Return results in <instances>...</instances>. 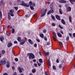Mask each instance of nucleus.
<instances>
[{"label": "nucleus", "instance_id": "f257e3e1", "mask_svg": "<svg viewBox=\"0 0 75 75\" xmlns=\"http://www.w3.org/2000/svg\"><path fill=\"white\" fill-rule=\"evenodd\" d=\"M50 8L51 10H50L47 13V15H49L50 14H51V13H54V11L53 10V4L52 3L50 5Z\"/></svg>", "mask_w": 75, "mask_h": 75}, {"label": "nucleus", "instance_id": "f03ea898", "mask_svg": "<svg viewBox=\"0 0 75 75\" xmlns=\"http://www.w3.org/2000/svg\"><path fill=\"white\" fill-rule=\"evenodd\" d=\"M47 11V9H45V10L44 11V8H42L41 11V17H44V16H45V13L46 11Z\"/></svg>", "mask_w": 75, "mask_h": 75}, {"label": "nucleus", "instance_id": "7ed1b4c3", "mask_svg": "<svg viewBox=\"0 0 75 75\" xmlns=\"http://www.w3.org/2000/svg\"><path fill=\"white\" fill-rule=\"evenodd\" d=\"M28 55H29V59H34L35 58V56L32 53H30V54H27Z\"/></svg>", "mask_w": 75, "mask_h": 75}, {"label": "nucleus", "instance_id": "20e7f679", "mask_svg": "<svg viewBox=\"0 0 75 75\" xmlns=\"http://www.w3.org/2000/svg\"><path fill=\"white\" fill-rule=\"evenodd\" d=\"M20 5L21 6H23L27 7H28L30 6L28 5V4H27L26 3H25L23 1H22V4H20Z\"/></svg>", "mask_w": 75, "mask_h": 75}, {"label": "nucleus", "instance_id": "39448f33", "mask_svg": "<svg viewBox=\"0 0 75 75\" xmlns=\"http://www.w3.org/2000/svg\"><path fill=\"white\" fill-rule=\"evenodd\" d=\"M29 6H35V4L34 3H32L31 1H30L29 3Z\"/></svg>", "mask_w": 75, "mask_h": 75}, {"label": "nucleus", "instance_id": "423d86ee", "mask_svg": "<svg viewBox=\"0 0 75 75\" xmlns=\"http://www.w3.org/2000/svg\"><path fill=\"white\" fill-rule=\"evenodd\" d=\"M6 60H4V61L3 60H1V61L0 63L2 65H4L6 64Z\"/></svg>", "mask_w": 75, "mask_h": 75}, {"label": "nucleus", "instance_id": "0eeeda50", "mask_svg": "<svg viewBox=\"0 0 75 75\" xmlns=\"http://www.w3.org/2000/svg\"><path fill=\"white\" fill-rule=\"evenodd\" d=\"M66 10L67 12L71 11V8L69 6L67 8Z\"/></svg>", "mask_w": 75, "mask_h": 75}, {"label": "nucleus", "instance_id": "6e6552de", "mask_svg": "<svg viewBox=\"0 0 75 75\" xmlns=\"http://www.w3.org/2000/svg\"><path fill=\"white\" fill-rule=\"evenodd\" d=\"M59 2L60 3H67V1L65 0H61L59 1Z\"/></svg>", "mask_w": 75, "mask_h": 75}, {"label": "nucleus", "instance_id": "1a4fd4ad", "mask_svg": "<svg viewBox=\"0 0 75 75\" xmlns=\"http://www.w3.org/2000/svg\"><path fill=\"white\" fill-rule=\"evenodd\" d=\"M25 42L24 40L23 39L21 40V41L20 45H24Z\"/></svg>", "mask_w": 75, "mask_h": 75}, {"label": "nucleus", "instance_id": "9d476101", "mask_svg": "<svg viewBox=\"0 0 75 75\" xmlns=\"http://www.w3.org/2000/svg\"><path fill=\"white\" fill-rule=\"evenodd\" d=\"M9 12L10 13L11 16L12 17H13V16H14V13H13V11L11 10H10L9 11Z\"/></svg>", "mask_w": 75, "mask_h": 75}, {"label": "nucleus", "instance_id": "9b49d317", "mask_svg": "<svg viewBox=\"0 0 75 75\" xmlns=\"http://www.w3.org/2000/svg\"><path fill=\"white\" fill-rule=\"evenodd\" d=\"M10 63L8 61L7 62V63L6 64V67L7 68H10Z\"/></svg>", "mask_w": 75, "mask_h": 75}, {"label": "nucleus", "instance_id": "f8f14e48", "mask_svg": "<svg viewBox=\"0 0 75 75\" xmlns=\"http://www.w3.org/2000/svg\"><path fill=\"white\" fill-rule=\"evenodd\" d=\"M55 17L57 20H61V19L60 18V16H59V15H55Z\"/></svg>", "mask_w": 75, "mask_h": 75}, {"label": "nucleus", "instance_id": "ddd939ff", "mask_svg": "<svg viewBox=\"0 0 75 75\" xmlns=\"http://www.w3.org/2000/svg\"><path fill=\"white\" fill-rule=\"evenodd\" d=\"M4 36H2L1 37H0V40L1 42H3V40H4Z\"/></svg>", "mask_w": 75, "mask_h": 75}, {"label": "nucleus", "instance_id": "4468645a", "mask_svg": "<svg viewBox=\"0 0 75 75\" xmlns=\"http://www.w3.org/2000/svg\"><path fill=\"white\" fill-rule=\"evenodd\" d=\"M28 41L30 44H31V45H33V42L32 41V40H31V39H28Z\"/></svg>", "mask_w": 75, "mask_h": 75}, {"label": "nucleus", "instance_id": "2eb2a0df", "mask_svg": "<svg viewBox=\"0 0 75 75\" xmlns=\"http://www.w3.org/2000/svg\"><path fill=\"white\" fill-rule=\"evenodd\" d=\"M0 6H4V3H3V0H2L1 2H0Z\"/></svg>", "mask_w": 75, "mask_h": 75}, {"label": "nucleus", "instance_id": "dca6fc26", "mask_svg": "<svg viewBox=\"0 0 75 75\" xmlns=\"http://www.w3.org/2000/svg\"><path fill=\"white\" fill-rule=\"evenodd\" d=\"M70 2L72 4H74V2H75V0H69Z\"/></svg>", "mask_w": 75, "mask_h": 75}, {"label": "nucleus", "instance_id": "f3484780", "mask_svg": "<svg viewBox=\"0 0 75 75\" xmlns=\"http://www.w3.org/2000/svg\"><path fill=\"white\" fill-rule=\"evenodd\" d=\"M12 45H13V44L11 43H9L8 44L7 46L8 47H11V46H12Z\"/></svg>", "mask_w": 75, "mask_h": 75}, {"label": "nucleus", "instance_id": "a211bd4d", "mask_svg": "<svg viewBox=\"0 0 75 75\" xmlns=\"http://www.w3.org/2000/svg\"><path fill=\"white\" fill-rule=\"evenodd\" d=\"M61 21L63 24H65V21L63 19L61 20Z\"/></svg>", "mask_w": 75, "mask_h": 75}, {"label": "nucleus", "instance_id": "6ab92c4d", "mask_svg": "<svg viewBox=\"0 0 75 75\" xmlns=\"http://www.w3.org/2000/svg\"><path fill=\"white\" fill-rule=\"evenodd\" d=\"M57 35L58 37H62V35H61V34L57 33Z\"/></svg>", "mask_w": 75, "mask_h": 75}, {"label": "nucleus", "instance_id": "aec40b11", "mask_svg": "<svg viewBox=\"0 0 75 75\" xmlns=\"http://www.w3.org/2000/svg\"><path fill=\"white\" fill-rule=\"evenodd\" d=\"M59 45L61 47H62L63 46V44L62 42H59Z\"/></svg>", "mask_w": 75, "mask_h": 75}, {"label": "nucleus", "instance_id": "412c9836", "mask_svg": "<svg viewBox=\"0 0 75 75\" xmlns=\"http://www.w3.org/2000/svg\"><path fill=\"white\" fill-rule=\"evenodd\" d=\"M17 40L19 42H20V41H21V38H20V37H19L18 38Z\"/></svg>", "mask_w": 75, "mask_h": 75}, {"label": "nucleus", "instance_id": "4be33fe9", "mask_svg": "<svg viewBox=\"0 0 75 75\" xmlns=\"http://www.w3.org/2000/svg\"><path fill=\"white\" fill-rule=\"evenodd\" d=\"M8 18L9 19V20H11V16L10 15H9V13H8Z\"/></svg>", "mask_w": 75, "mask_h": 75}, {"label": "nucleus", "instance_id": "5701e85b", "mask_svg": "<svg viewBox=\"0 0 75 75\" xmlns=\"http://www.w3.org/2000/svg\"><path fill=\"white\" fill-rule=\"evenodd\" d=\"M51 18L52 19H53V20L54 21H55V17L53 16V15H52L51 16Z\"/></svg>", "mask_w": 75, "mask_h": 75}, {"label": "nucleus", "instance_id": "b1692460", "mask_svg": "<svg viewBox=\"0 0 75 75\" xmlns=\"http://www.w3.org/2000/svg\"><path fill=\"white\" fill-rule=\"evenodd\" d=\"M33 73H35L36 72V69H33L32 70Z\"/></svg>", "mask_w": 75, "mask_h": 75}, {"label": "nucleus", "instance_id": "393cba45", "mask_svg": "<svg viewBox=\"0 0 75 75\" xmlns=\"http://www.w3.org/2000/svg\"><path fill=\"white\" fill-rule=\"evenodd\" d=\"M59 13L61 14H62V9L60 8L59 9Z\"/></svg>", "mask_w": 75, "mask_h": 75}, {"label": "nucleus", "instance_id": "a878e982", "mask_svg": "<svg viewBox=\"0 0 75 75\" xmlns=\"http://www.w3.org/2000/svg\"><path fill=\"white\" fill-rule=\"evenodd\" d=\"M53 34L54 35V36L56 38H57V35H56V34L55 33V32H53Z\"/></svg>", "mask_w": 75, "mask_h": 75}, {"label": "nucleus", "instance_id": "bb28decb", "mask_svg": "<svg viewBox=\"0 0 75 75\" xmlns=\"http://www.w3.org/2000/svg\"><path fill=\"white\" fill-rule=\"evenodd\" d=\"M1 52L2 53V54H4L6 53V52L5 51V50H2L1 51Z\"/></svg>", "mask_w": 75, "mask_h": 75}, {"label": "nucleus", "instance_id": "cd10ccee", "mask_svg": "<svg viewBox=\"0 0 75 75\" xmlns=\"http://www.w3.org/2000/svg\"><path fill=\"white\" fill-rule=\"evenodd\" d=\"M40 36L41 38H44V34H40Z\"/></svg>", "mask_w": 75, "mask_h": 75}, {"label": "nucleus", "instance_id": "c85d7f7f", "mask_svg": "<svg viewBox=\"0 0 75 75\" xmlns=\"http://www.w3.org/2000/svg\"><path fill=\"white\" fill-rule=\"evenodd\" d=\"M48 65L49 67H51V63L49 61H48Z\"/></svg>", "mask_w": 75, "mask_h": 75}, {"label": "nucleus", "instance_id": "c756f323", "mask_svg": "<svg viewBox=\"0 0 75 75\" xmlns=\"http://www.w3.org/2000/svg\"><path fill=\"white\" fill-rule=\"evenodd\" d=\"M39 61L40 63H42V60L41 59H39Z\"/></svg>", "mask_w": 75, "mask_h": 75}, {"label": "nucleus", "instance_id": "7c9ffc66", "mask_svg": "<svg viewBox=\"0 0 75 75\" xmlns=\"http://www.w3.org/2000/svg\"><path fill=\"white\" fill-rule=\"evenodd\" d=\"M15 32V30H14V29L13 28L12 30V34H14Z\"/></svg>", "mask_w": 75, "mask_h": 75}, {"label": "nucleus", "instance_id": "2f4dec72", "mask_svg": "<svg viewBox=\"0 0 75 75\" xmlns=\"http://www.w3.org/2000/svg\"><path fill=\"white\" fill-rule=\"evenodd\" d=\"M49 52H47V53H46V52H45V55H49Z\"/></svg>", "mask_w": 75, "mask_h": 75}, {"label": "nucleus", "instance_id": "473e14b6", "mask_svg": "<svg viewBox=\"0 0 75 75\" xmlns=\"http://www.w3.org/2000/svg\"><path fill=\"white\" fill-rule=\"evenodd\" d=\"M43 33H47V30H46V29H44V30H43Z\"/></svg>", "mask_w": 75, "mask_h": 75}, {"label": "nucleus", "instance_id": "72a5a7b5", "mask_svg": "<svg viewBox=\"0 0 75 75\" xmlns=\"http://www.w3.org/2000/svg\"><path fill=\"white\" fill-rule=\"evenodd\" d=\"M0 18H2V13L1 12V11L0 12Z\"/></svg>", "mask_w": 75, "mask_h": 75}, {"label": "nucleus", "instance_id": "f704fd0d", "mask_svg": "<svg viewBox=\"0 0 75 75\" xmlns=\"http://www.w3.org/2000/svg\"><path fill=\"white\" fill-rule=\"evenodd\" d=\"M14 8L15 9V10L16 11H17V10H18V7L15 6L14 7Z\"/></svg>", "mask_w": 75, "mask_h": 75}, {"label": "nucleus", "instance_id": "c9c22d12", "mask_svg": "<svg viewBox=\"0 0 75 75\" xmlns=\"http://www.w3.org/2000/svg\"><path fill=\"white\" fill-rule=\"evenodd\" d=\"M30 9H31V10H33L34 9V7L32 6H30Z\"/></svg>", "mask_w": 75, "mask_h": 75}, {"label": "nucleus", "instance_id": "e433bc0d", "mask_svg": "<svg viewBox=\"0 0 75 75\" xmlns=\"http://www.w3.org/2000/svg\"><path fill=\"white\" fill-rule=\"evenodd\" d=\"M69 40V36H68L67 37L66 41H68Z\"/></svg>", "mask_w": 75, "mask_h": 75}, {"label": "nucleus", "instance_id": "4c0bfd02", "mask_svg": "<svg viewBox=\"0 0 75 75\" xmlns=\"http://www.w3.org/2000/svg\"><path fill=\"white\" fill-rule=\"evenodd\" d=\"M22 69H23V68H21V67H18V69L19 71H20V70H22Z\"/></svg>", "mask_w": 75, "mask_h": 75}, {"label": "nucleus", "instance_id": "58836bf2", "mask_svg": "<svg viewBox=\"0 0 75 75\" xmlns=\"http://www.w3.org/2000/svg\"><path fill=\"white\" fill-rule=\"evenodd\" d=\"M58 26L59 27V28H61V29H63V28H64L63 27L61 26V25H59Z\"/></svg>", "mask_w": 75, "mask_h": 75}, {"label": "nucleus", "instance_id": "ea45409f", "mask_svg": "<svg viewBox=\"0 0 75 75\" xmlns=\"http://www.w3.org/2000/svg\"><path fill=\"white\" fill-rule=\"evenodd\" d=\"M69 22H71V16H69Z\"/></svg>", "mask_w": 75, "mask_h": 75}, {"label": "nucleus", "instance_id": "a19ab883", "mask_svg": "<svg viewBox=\"0 0 75 75\" xmlns=\"http://www.w3.org/2000/svg\"><path fill=\"white\" fill-rule=\"evenodd\" d=\"M17 3H21V0H17Z\"/></svg>", "mask_w": 75, "mask_h": 75}, {"label": "nucleus", "instance_id": "79ce46f5", "mask_svg": "<svg viewBox=\"0 0 75 75\" xmlns=\"http://www.w3.org/2000/svg\"><path fill=\"white\" fill-rule=\"evenodd\" d=\"M37 62V64H38V66L39 67H40V66H41V64L39 63V62Z\"/></svg>", "mask_w": 75, "mask_h": 75}, {"label": "nucleus", "instance_id": "37998d69", "mask_svg": "<svg viewBox=\"0 0 75 75\" xmlns=\"http://www.w3.org/2000/svg\"><path fill=\"white\" fill-rule=\"evenodd\" d=\"M59 68H62V64H60L59 65Z\"/></svg>", "mask_w": 75, "mask_h": 75}, {"label": "nucleus", "instance_id": "c03bdc74", "mask_svg": "<svg viewBox=\"0 0 75 75\" xmlns=\"http://www.w3.org/2000/svg\"><path fill=\"white\" fill-rule=\"evenodd\" d=\"M53 38L54 40L55 41H57V39H56L55 38V37H53Z\"/></svg>", "mask_w": 75, "mask_h": 75}, {"label": "nucleus", "instance_id": "a18cd8bd", "mask_svg": "<svg viewBox=\"0 0 75 75\" xmlns=\"http://www.w3.org/2000/svg\"><path fill=\"white\" fill-rule=\"evenodd\" d=\"M15 60L16 62H17V61H18V58H16L15 59Z\"/></svg>", "mask_w": 75, "mask_h": 75}, {"label": "nucleus", "instance_id": "49530a36", "mask_svg": "<svg viewBox=\"0 0 75 75\" xmlns=\"http://www.w3.org/2000/svg\"><path fill=\"white\" fill-rule=\"evenodd\" d=\"M37 45L36 43H35L34 45V47H37Z\"/></svg>", "mask_w": 75, "mask_h": 75}, {"label": "nucleus", "instance_id": "de8ad7c7", "mask_svg": "<svg viewBox=\"0 0 75 75\" xmlns=\"http://www.w3.org/2000/svg\"><path fill=\"white\" fill-rule=\"evenodd\" d=\"M53 69H55V70H56V68H55V67L54 66L53 67Z\"/></svg>", "mask_w": 75, "mask_h": 75}, {"label": "nucleus", "instance_id": "09e8293b", "mask_svg": "<svg viewBox=\"0 0 75 75\" xmlns=\"http://www.w3.org/2000/svg\"><path fill=\"white\" fill-rule=\"evenodd\" d=\"M36 40L38 42H40V39H37Z\"/></svg>", "mask_w": 75, "mask_h": 75}, {"label": "nucleus", "instance_id": "8fccbe9b", "mask_svg": "<svg viewBox=\"0 0 75 75\" xmlns=\"http://www.w3.org/2000/svg\"><path fill=\"white\" fill-rule=\"evenodd\" d=\"M44 39L45 41H47V37H45L44 38Z\"/></svg>", "mask_w": 75, "mask_h": 75}, {"label": "nucleus", "instance_id": "3c124183", "mask_svg": "<svg viewBox=\"0 0 75 75\" xmlns=\"http://www.w3.org/2000/svg\"><path fill=\"white\" fill-rule=\"evenodd\" d=\"M37 13H35L34 15V17L35 18V17H37Z\"/></svg>", "mask_w": 75, "mask_h": 75}, {"label": "nucleus", "instance_id": "603ef678", "mask_svg": "<svg viewBox=\"0 0 75 75\" xmlns=\"http://www.w3.org/2000/svg\"><path fill=\"white\" fill-rule=\"evenodd\" d=\"M12 69H14L15 68V67H14V66H13L12 67Z\"/></svg>", "mask_w": 75, "mask_h": 75}, {"label": "nucleus", "instance_id": "864d4df0", "mask_svg": "<svg viewBox=\"0 0 75 75\" xmlns=\"http://www.w3.org/2000/svg\"><path fill=\"white\" fill-rule=\"evenodd\" d=\"M13 74L14 75H17V73H16V72H14Z\"/></svg>", "mask_w": 75, "mask_h": 75}, {"label": "nucleus", "instance_id": "5fc2aeb1", "mask_svg": "<svg viewBox=\"0 0 75 75\" xmlns=\"http://www.w3.org/2000/svg\"><path fill=\"white\" fill-rule=\"evenodd\" d=\"M24 39H25L24 41H25V42L26 41H27V38L25 37L24 38Z\"/></svg>", "mask_w": 75, "mask_h": 75}, {"label": "nucleus", "instance_id": "6e6d98bb", "mask_svg": "<svg viewBox=\"0 0 75 75\" xmlns=\"http://www.w3.org/2000/svg\"><path fill=\"white\" fill-rule=\"evenodd\" d=\"M50 43L49 42H47V45H50Z\"/></svg>", "mask_w": 75, "mask_h": 75}, {"label": "nucleus", "instance_id": "4d7b16f0", "mask_svg": "<svg viewBox=\"0 0 75 75\" xmlns=\"http://www.w3.org/2000/svg\"><path fill=\"white\" fill-rule=\"evenodd\" d=\"M52 26H55V24L54 23H53L52 24Z\"/></svg>", "mask_w": 75, "mask_h": 75}, {"label": "nucleus", "instance_id": "13d9d810", "mask_svg": "<svg viewBox=\"0 0 75 75\" xmlns=\"http://www.w3.org/2000/svg\"><path fill=\"white\" fill-rule=\"evenodd\" d=\"M34 65L35 67H37V64H36L35 63H34Z\"/></svg>", "mask_w": 75, "mask_h": 75}, {"label": "nucleus", "instance_id": "bf43d9fd", "mask_svg": "<svg viewBox=\"0 0 75 75\" xmlns=\"http://www.w3.org/2000/svg\"><path fill=\"white\" fill-rule=\"evenodd\" d=\"M69 36L70 37H72V34H71V33H70L69 34Z\"/></svg>", "mask_w": 75, "mask_h": 75}, {"label": "nucleus", "instance_id": "052dcab7", "mask_svg": "<svg viewBox=\"0 0 75 75\" xmlns=\"http://www.w3.org/2000/svg\"><path fill=\"white\" fill-rule=\"evenodd\" d=\"M56 62L57 63H59V60H58V59H57Z\"/></svg>", "mask_w": 75, "mask_h": 75}, {"label": "nucleus", "instance_id": "680f3d73", "mask_svg": "<svg viewBox=\"0 0 75 75\" xmlns=\"http://www.w3.org/2000/svg\"><path fill=\"white\" fill-rule=\"evenodd\" d=\"M45 75H48V73L47 72H45Z\"/></svg>", "mask_w": 75, "mask_h": 75}, {"label": "nucleus", "instance_id": "e2e57ef3", "mask_svg": "<svg viewBox=\"0 0 75 75\" xmlns=\"http://www.w3.org/2000/svg\"><path fill=\"white\" fill-rule=\"evenodd\" d=\"M33 61L34 62H36V59H34L33 60Z\"/></svg>", "mask_w": 75, "mask_h": 75}, {"label": "nucleus", "instance_id": "0e129e2a", "mask_svg": "<svg viewBox=\"0 0 75 75\" xmlns=\"http://www.w3.org/2000/svg\"><path fill=\"white\" fill-rule=\"evenodd\" d=\"M73 37H75V33H74L73 34Z\"/></svg>", "mask_w": 75, "mask_h": 75}, {"label": "nucleus", "instance_id": "69168bd1", "mask_svg": "<svg viewBox=\"0 0 75 75\" xmlns=\"http://www.w3.org/2000/svg\"><path fill=\"white\" fill-rule=\"evenodd\" d=\"M14 44H17V41H15L14 42Z\"/></svg>", "mask_w": 75, "mask_h": 75}, {"label": "nucleus", "instance_id": "338daca9", "mask_svg": "<svg viewBox=\"0 0 75 75\" xmlns=\"http://www.w3.org/2000/svg\"><path fill=\"white\" fill-rule=\"evenodd\" d=\"M64 61L63 60L62 61V64H64Z\"/></svg>", "mask_w": 75, "mask_h": 75}, {"label": "nucleus", "instance_id": "774afa93", "mask_svg": "<svg viewBox=\"0 0 75 75\" xmlns=\"http://www.w3.org/2000/svg\"><path fill=\"white\" fill-rule=\"evenodd\" d=\"M3 75H8V74H7V73H5V74H4Z\"/></svg>", "mask_w": 75, "mask_h": 75}]
</instances>
